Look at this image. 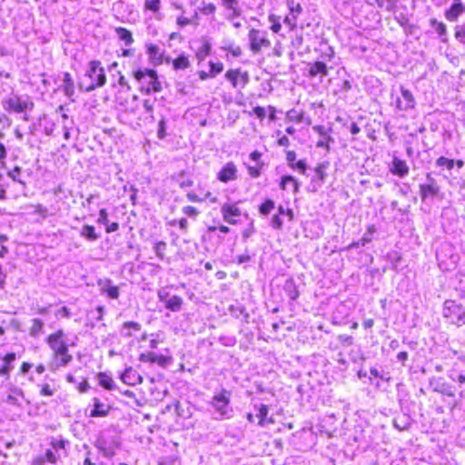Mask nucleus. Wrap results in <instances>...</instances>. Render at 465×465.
Here are the masks:
<instances>
[{
  "mask_svg": "<svg viewBox=\"0 0 465 465\" xmlns=\"http://www.w3.org/2000/svg\"><path fill=\"white\" fill-rule=\"evenodd\" d=\"M3 107L8 114H23L35 108L34 101L26 96L12 95L3 101Z\"/></svg>",
  "mask_w": 465,
  "mask_h": 465,
  "instance_id": "obj_6",
  "label": "nucleus"
},
{
  "mask_svg": "<svg viewBox=\"0 0 465 465\" xmlns=\"http://www.w3.org/2000/svg\"><path fill=\"white\" fill-rule=\"evenodd\" d=\"M209 67H210V75L215 77L217 74H221L223 71V64L221 62H209Z\"/></svg>",
  "mask_w": 465,
  "mask_h": 465,
  "instance_id": "obj_51",
  "label": "nucleus"
},
{
  "mask_svg": "<svg viewBox=\"0 0 465 465\" xmlns=\"http://www.w3.org/2000/svg\"><path fill=\"white\" fill-rule=\"evenodd\" d=\"M179 407V402L176 401L167 405L162 412L163 421L170 430L180 423Z\"/></svg>",
  "mask_w": 465,
  "mask_h": 465,
  "instance_id": "obj_14",
  "label": "nucleus"
},
{
  "mask_svg": "<svg viewBox=\"0 0 465 465\" xmlns=\"http://www.w3.org/2000/svg\"><path fill=\"white\" fill-rule=\"evenodd\" d=\"M55 316L68 319L72 316V312L67 306H63L55 312Z\"/></svg>",
  "mask_w": 465,
  "mask_h": 465,
  "instance_id": "obj_60",
  "label": "nucleus"
},
{
  "mask_svg": "<svg viewBox=\"0 0 465 465\" xmlns=\"http://www.w3.org/2000/svg\"><path fill=\"white\" fill-rule=\"evenodd\" d=\"M436 164L439 167H445L447 170L450 171L453 169L455 165V162L453 159H449L444 156H440L436 160Z\"/></svg>",
  "mask_w": 465,
  "mask_h": 465,
  "instance_id": "obj_50",
  "label": "nucleus"
},
{
  "mask_svg": "<svg viewBox=\"0 0 465 465\" xmlns=\"http://www.w3.org/2000/svg\"><path fill=\"white\" fill-rule=\"evenodd\" d=\"M294 214L293 211L290 208H285L283 205L280 204L277 208V213L272 217V227L275 230H282L283 227L284 222H292L293 220Z\"/></svg>",
  "mask_w": 465,
  "mask_h": 465,
  "instance_id": "obj_13",
  "label": "nucleus"
},
{
  "mask_svg": "<svg viewBox=\"0 0 465 465\" xmlns=\"http://www.w3.org/2000/svg\"><path fill=\"white\" fill-rule=\"evenodd\" d=\"M221 213L223 221L232 225L237 224L242 216V211L236 203H224Z\"/></svg>",
  "mask_w": 465,
  "mask_h": 465,
  "instance_id": "obj_10",
  "label": "nucleus"
},
{
  "mask_svg": "<svg viewBox=\"0 0 465 465\" xmlns=\"http://www.w3.org/2000/svg\"><path fill=\"white\" fill-rule=\"evenodd\" d=\"M275 209V203L270 198L264 199L258 206V212L262 216L269 215Z\"/></svg>",
  "mask_w": 465,
  "mask_h": 465,
  "instance_id": "obj_40",
  "label": "nucleus"
},
{
  "mask_svg": "<svg viewBox=\"0 0 465 465\" xmlns=\"http://www.w3.org/2000/svg\"><path fill=\"white\" fill-rule=\"evenodd\" d=\"M465 14V4L462 0H452L449 7L444 10V17L449 23H457Z\"/></svg>",
  "mask_w": 465,
  "mask_h": 465,
  "instance_id": "obj_16",
  "label": "nucleus"
},
{
  "mask_svg": "<svg viewBox=\"0 0 465 465\" xmlns=\"http://www.w3.org/2000/svg\"><path fill=\"white\" fill-rule=\"evenodd\" d=\"M63 82H64L63 91H64V94L67 97L72 98L74 94V79L70 73L65 72L64 74Z\"/></svg>",
  "mask_w": 465,
  "mask_h": 465,
  "instance_id": "obj_34",
  "label": "nucleus"
},
{
  "mask_svg": "<svg viewBox=\"0 0 465 465\" xmlns=\"http://www.w3.org/2000/svg\"><path fill=\"white\" fill-rule=\"evenodd\" d=\"M288 186H292V192L297 193L300 189V183L292 175H283L281 179L280 188L287 190Z\"/></svg>",
  "mask_w": 465,
  "mask_h": 465,
  "instance_id": "obj_35",
  "label": "nucleus"
},
{
  "mask_svg": "<svg viewBox=\"0 0 465 465\" xmlns=\"http://www.w3.org/2000/svg\"><path fill=\"white\" fill-rule=\"evenodd\" d=\"M253 412H248L246 414V420L250 423L257 422L258 426L264 428L275 422L272 415H270V409L267 404L264 403H254Z\"/></svg>",
  "mask_w": 465,
  "mask_h": 465,
  "instance_id": "obj_7",
  "label": "nucleus"
},
{
  "mask_svg": "<svg viewBox=\"0 0 465 465\" xmlns=\"http://www.w3.org/2000/svg\"><path fill=\"white\" fill-rule=\"evenodd\" d=\"M215 177L219 183L223 184L236 182L239 178L237 164L232 161L225 163L217 171Z\"/></svg>",
  "mask_w": 465,
  "mask_h": 465,
  "instance_id": "obj_9",
  "label": "nucleus"
},
{
  "mask_svg": "<svg viewBox=\"0 0 465 465\" xmlns=\"http://www.w3.org/2000/svg\"><path fill=\"white\" fill-rule=\"evenodd\" d=\"M287 6L290 15L298 18L302 12V7L300 3H296L294 0H287Z\"/></svg>",
  "mask_w": 465,
  "mask_h": 465,
  "instance_id": "obj_47",
  "label": "nucleus"
},
{
  "mask_svg": "<svg viewBox=\"0 0 465 465\" xmlns=\"http://www.w3.org/2000/svg\"><path fill=\"white\" fill-rule=\"evenodd\" d=\"M276 143L282 147H289L291 144L290 139L285 135L282 134L276 141Z\"/></svg>",
  "mask_w": 465,
  "mask_h": 465,
  "instance_id": "obj_64",
  "label": "nucleus"
},
{
  "mask_svg": "<svg viewBox=\"0 0 465 465\" xmlns=\"http://www.w3.org/2000/svg\"><path fill=\"white\" fill-rule=\"evenodd\" d=\"M284 24H286L290 30L293 31L297 28V17L292 15H286L283 19Z\"/></svg>",
  "mask_w": 465,
  "mask_h": 465,
  "instance_id": "obj_59",
  "label": "nucleus"
},
{
  "mask_svg": "<svg viewBox=\"0 0 465 465\" xmlns=\"http://www.w3.org/2000/svg\"><path fill=\"white\" fill-rule=\"evenodd\" d=\"M200 193H196L195 191H190L186 193V198L191 203H203L210 202L212 203H216L218 202V197L214 195L211 191L204 190V186L199 183L197 185Z\"/></svg>",
  "mask_w": 465,
  "mask_h": 465,
  "instance_id": "obj_12",
  "label": "nucleus"
},
{
  "mask_svg": "<svg viewBox=\"0 0 465 465\" xmlns=\"http://www.w3.org/2000/svg\"><path fill=\"white\" fill-rule=\"evenodd\" d=\"M221 5L228 15L229 19L238 18L242 15L239 0H221Z\"/></svg>",
  "mask_w": 465,
  "mask_h": 465,
  "instance_id": "obj_25",
  "label": "nucleus"
},
{
  "mask_svg": "<svg viewBox=\"0 0 465 465\" xmlns=\"http://www.w3.org/2000/svg\"><path fill=\"white\" fill-rule=\"evenodd\" d=\"M211 49L212 46L209 41L203 39L202 41L201 46L195 52L196 58L200 62L203 61L206 56H208L211 54Z\"/></svg>",
  "mask_w": 465,
  "mask_h": 465,
  "instance_id": "obj_42",
  "label": "nucleus"
},
{
  "mask_svg": "<svg viewBox=\"0 0 465 465\" xmlns=\"http://www.w3.org/2000/svg\"><path fill=\"white\" fill-rule=\"evenodd\" d=\"M225 79L231 84L232 87L236 90H242L250 82V74L246 70L242 68H230L225 72Z\"/></svg>",
  "mask_w": 465,
  "mask_h": 465,
  "instance_id": "obj_8",
  "label": "nucleus"
},
{
  "mask_svg": "<svg viewBox=\"0 0 465 465\" xmlns=\"http://www.w3.org/2000/svg\"><path fill=\"white\" fill-rule=\"evenodd\" d=\"M183 213L189 217H197L200 214V211L192 205L183 206L182 209Z\"/></svg>",
  "mask_w": 465,
  "mask_h": 465,
  "instance_id": "obj_58",
  "label": "nucleus"
},
{
  "mask_svg": "<svg viewBox=\"0 0 465 465\" xmlns=\"http://www.w3.org/2000/svg\"><path fill=\"white\" fill-rule=\"evenodd\" d=\"M122 330L124 331V336L131 337L142 331V325L137 322H124L122 324Z\"/></svg>",
  "mask_w": 465,
  "mask_h": 465,
  "instance_id": "obj_32",
  "label": "nucleus"
},
{
  "mask_svg": "<svg viewBox=\"0 0 465 465\" xmlns=\"http://www.w3.org/2000/svg\"><path fill=\"white\" fill-rule=\"evenodd\" d=\"M312 130L320 136V139L316 143V146L329 151L330 144L333 141L331 136V128H326L323 125L317 124L312 127Z\"/></svg>",
  "mask_w": 465,
  "mask_h": 465,
  "instance_id": "obj_18",
  "label": "nucleus"
},
{
  "mask_svg": "<svg viewBox=\"0 0 465 465\" xmlns=\"http://www.w3.org/2000/svg\"><path fill=\"white\" fill-rule=\"evenodd\" d=\"M102 291L111 299H117L120 295L119 287L116 285H105Z\"/></svg>",
  "mask_w": 465,
  "mask_h": 465,
  "instance_id": "obj_49",
  "label": "nucleus"
},
{
  "mask_svg": "<svg viewBox=\"0 0 465 465\" xmlns=\"http://www.w3.org/2000/svg\"><path fill=\"white\" fill-rule=\"evenodd\" d=\"M249 49L252 54L261 53L272 47L269 33L259 28H251L247 34Z\"/></svg>",
  "mask_w": 465,
  "mask_h": 465,
  "instance_id": "obj_5",
  "label": "nucleus"
},
{
  "mask_svg": "<svg viewBox=\"0 0 465 465\" xmlns=\"http://www.w3.org/2000/svg\"><path fill=\"white\" fill-rule=\"evenodd\" d=\"M159 299L164 304V307L172 312L179 311L183 304L181 296L173 295L170 297L168 292H159Z\"/></svg>",
  "mask_w": 465,
  "mask_h": 465,
  "instance_id": "obj_22",
  "label": "nucleus"
},
{
  "mask_svg": "<svg viewBox=\"0 0 465 465\" xmlns=\"http://www.w3.org/2000/svg\"><path fill=\"white\" fill-rule=\"evenodd\" d=\"M430 26L434 30L442 42H447V25L444 22L432 17L429 20Z\"/></svg>",
  "mask_w": 465,
  "mask_h": 465,
  "instance_id": "obj_30",
  "label": "nucleus"
},
{
  "mask_svg": "<svg viewBox=\"0 0 465 465\" xmlns=\"http://www.w3.org/2000/svg\"><path fill=\"white\" fill-rule=\"evenodd\" d=\"M304 113L303 112H296L295 110H291L287 113V118L295 123H301L303 120Z\"/></svg>",
  "mask_w": 465,
  "mask_h": 465,
  "instance_id": "obj_56",
  "label": "nucleus"
},
{
  "mask_svg": "<svg viewBox=\"0 0 465 465\" xmlns=\"http://www.w3.org/2000/svg\"><path fill=\"white\" fill-rule=\"evenodd\" d=\"M166 64H172V67L173 70H186L191 66V61L189 55L185 54H181L174 59H171L170 57H166L164 59Z\"/></svg>",
  "mask_w": 465,
  "mask_h": 465,
  "instance_id": "obj_29",
  "label": "nucleus"
},
{
  "mask_svg": "<svg viewBox=\"0 0 465 465\" xmlns=\"http://www.w3.org/2000/svg\"><path fill=\"white\" fill-rule=\"evenodd\" d=\"M21 173V168L19 166H15L11 171L8 172V176L11 177L14 181H17L19 183H22V181L19 178V174Z\"/></svg>",
  "mask_w": 465,
  "mask_h": 465,
  "instance_id": "obj_63",
  "label": "nucleus"
},
{
  "mask_svg": "<svg viewBox=\"0 0 465 465\" xmlns=\"http://www.w3.org/2000/svg\"><path fill=\"white\" fill-rule=\"evenodd\" d=\"M115 32L117 34L118 38L123 41L125 45H130L134 42L133 35L130 30L124 27H116Z\"/></svg>",
  "mask_w": 465,
  "mask_h": 465,
  "instance_id": "obj_43",
  "label": "nucleus"
},
{
  "mask_svg": "<svg viewBox=\"0 0 465 465\" xmlns=\"http://www.w3.org/2000/svg\"><path fill=\"white\" fill-rule=\"evenodd\" d=\"M99 384L105 390L112 391L115 388V383L111 375L106 372H99L97 374Z\"/></svg>",
  "mask_w": 465,
  "mask_h": 465,
  "instance_id": "obj_38",
  "label": "nucleus"
},
{
  "mask_svg": "<svg viewBox=\"0 0 465 465\" xmlns=\"http://www.w3.org/2000/svg\"><path fill=\"white\" fill-rule=\"evenodd\" d=\"M166 249H167V244H166V242H164L163 241L157 242L154 245V250H155L156 255L161 260L164 259Z\"/></svg>",
  "mask_w": 465,
  "mask_h": 465,
  "instance_id": "obj_54",
  "label": "nucleus"
},
{
  "mask_svg": "<svg viewBox=\"0 0 465 465\" xmlns=\"http://www.w3.org/2000/svg\"><path fill=\"white\" fill-rule=\"evenodd\" d=\"M50 445L54 451H55L57 454H61L60 451L65 450L66 441L62 438H53L51 440Z\"/></svg>",
  "mask_w": 465,
  "mask_h": 465,
  "instance_id": "obj_48",
  "label": "nucleus"
},
{
  "mask_svg": "<svg viewBox=\"0 0 465 465\" xmlns=\"http://www.w3.org/2000/svg\"><path fill=\"white\" fill-rule=\"evenodd\" d=\"M55 393V388L49 383L40 385L39 394L44 397H51Z\"/></svg>",
  "mask_w": 465,
  "mask_h": 465,
  "instance_id": "obj_53",
  "label": "nucleus"
},
{
  "mask_svg": "<svg viewBox=\"0 0 465 465\" xmlns=\"http://www.w3.org/2000/svg\"><path fill=\"white\" fill-rule=\"evenodd\" d=\"M138 360L142 362L156 363L162 368H166L173 362V358L171 355L157 354L149 351L140 353Z\"/></svg>",
  "mask_w": 465,
  "mask_h": 465,
  "instance_id": "obj_11",
  "label": "nucleus"
},
{
  "mask_svg": "<svg viewBox=\"0 0 465 465\" xmlns=\"http://www.w3.org/2000/svg\"><path fill=\"white\" fill-rule=\"evenodd\" d=\"M146 51H147V54H148L150 59L154 64H162L163 62H164L165 58H163V54L161 53V50L157 45H154V44L148 45L146 47Z\"/></svg>",
  "mask_w": 465,
  "mask_h": 465,
  "instance_id": "obj_33",
  "label": "nucleus"
},
{
  "mask_svg": "<svg viewBox=\"0 0 465 465\" xmlns=\"http://www.w3.org/2000/svg\"><path fill=\"white\" fill-rule=\"evenodd\" d=\"M429 183H420L419 185V192L421 201H425L429 197H435L440 193V187L437 185L436 181L431 177L430 173L426 174Z\"/></svg>",
  "mask_w": 465,
  "mask_h": 465,
  "instance_id": "obj_17",
  "label": "nucleus"
},
{
  "mask_svg": "<svg viewBox=\"0 0 465 465\" xmlns=\"http://www.w3.org/2000/svg\"><path fill=\"white\" fill-rule=\"evenodd\" d=\"M268 21L271 23L270 29L274 34H279L282 30L281 18L275 14L268 15Z\"/></svg>",
  "mask_w": 465,
  "mask_h": 465,
  "instance_id": "obj_46",
  "label": "nucleus"
},
{
  "mask_svg": "<svg viewBox=\"0 0 465 465\" xmlns=\"http://www.w3.org/2000/svg\"><path fill=\"white\" fill-rule=\"evenodd\" d=\"M391 163V167L390 168L391 174L398 177H404L409 173L410 169L405 160L394 156Z\"/></svg>",
  "mask_w": 465,
  "mask_h": 465,
  "instance_id": "obj_28",
  "label": "nucleus"
},
{
  "mask_svg": "<svg viewBox=\"0 0 465 465\" xmlns=\"http://www.w3.org/2000/svg\"><path fill=\"white\" fill-rule=\"evenodd\" d=\"M132 74L134 80L138 83L139 90L142 94H150L163 90L162 83L155 69L139 68L133 71Z\"/></svg>",
  "mask_w": 465,
  "mask_h": 465,
  "instance_id": "obj_3",
  "label": "nucleus"
},
{
  "mask_svg": "<svg viewBox=\"0 0 465 465\" xmlns=\"http://www.w3.org/2000/svg\"><path fill=\"white\" fill-rule=\"evenodd\" d=\"M121 380L124 383L130 386H135L143 382V377L133 367H128L124 370L121 375Z\"/></svg>",
  "mask_w": 465,
  "mask_h": 465,
  "instance_id": "obj_27",
  "label": "nucleus"
},
{
  "mask_svg": "<svg viewBox=\"0 0 465 465\" xmlns=\"http://www.w3.org/2000/svg\"><path fill=\"white\" fill-rule=\"evenodd\" d=\"M81 232V236L87 239L88 241L94 242L97 240L100 235L95 232V227L91 224H84Z\"/></svg>",
  "mask_w": 465,
  "mask_h": 465,
  "instance_id": "obj_44",
  "label": "nucleus"
},
{
  "mask_svg": "<svg viewBox=\"0 0 465 465\" xmlns=\"http://www.w3.org/2000/svg\"><path fill=\"white\" fill-rule=\"evenodd\" d=\"M16 359V353L14 351L7 352L4 356H0L2 364L0 365V377L3 380L9 381L11 371L13 369L12 363Z\"/></svg>",
  "mask_w": 465,
  "mask_h": 465,
  "instance_id": "obj_20",
  "label": "nucleus"
},
{
  "mask_svg": "<svg viewBox=\"0 0 465 465\" xmlns=\"http://www.w3.org/2000/svg\"><path fill=\"white\" fill-rule=\"evenodd\" d=\"M45 341L51 353L47 366L51 371H56L68 366L74 360L70 348L74 342H69L67 334L63 329H57L49 333Z\"/></svg>",
  "mask_w": 465,
  "mask_h": 465,
  "instance_id": "obj_1",
  "label": "nucleus"
},
{
  "mask_svg": "<svg viewBox=\"0 0 465 465\" xmlns=\"http://www.w3.org/2000/svg\"><path fill=\"white\" fill-rule=\"evenodd\" d=\"M165 128V120L163 117L158 123L157 135L160 139H163L166 136Z\"/></svg>",
  "mask_w": 465,
  "mask_h": 465,
  "instance_id": "obj_61",
  "label": "nucleus"
},
{
  "mask_svg": "<svg viewBox=\"0 0 465 465\" xmlns=\"http://www.w3.org/2000/svg\"><path fill=\"white\" fill-rule=\"evenodd\" d=\"M454 37L459 43L465 45V23L455 27Z\"/></svg>",
  "mask_w": 465,
  "mask_h": 465,
  "instance_id": "obj_52",
  "label": "nucleus"
},
{
  "mask_svg": "<svg viewBox=\"0 0 465 465\" xmlns=\"http://www.w3.org/2000/svg\"><path fill=\"white\" fill-rule=\"evenodd\" d=\"M248 114L252 116L254 114L260 121H262L266 116V111L262 106H255L252 112H249Z\"/></svg>",
  "mask_w": 465,
  "mask_h": 465,
  "instance_id": "obj_57",
  "label": "nucleus"
},
{
  "mask_svg": "<svg viewBox=\"0 0 465 465\" xmlns=\"http://www.w3.org/2000/svg\"><path fill=\"white\" fill-rule=\"evenodd\" d=\"M110 81L112 88L116 90L117 92H121L122 90H126L130 92L132 89L128 79L120 70H117L115 74H110Z\"/></svg>",
  "mask_w": 465,
  "mask_h": 465,
  "instance_id": "obj_21",
  "label": "nucleus"
},
{
  "mask_svg": "<svg viewBox=\"0 0 465 465\" xmlns=\"http://www.w3.org/2000/svg\"><path fill=\"white\" fill-rule=\"evenodd\" d=\"M60 457H61V454H57L53 450H46L45 453V457H43V458L45 459V461L52 463V464H55L58 461V460L60 459Z\"/></svg>",
  "mask_w": 465,
  "mask_h": 465,
  "instance_id": "obj_55",
  "label": "nucleus"
},
{
  "mask_svg": "<svg viewBox=\"0 0 465 465\" xmlns=\"http://www.w3.org/2000/svg\"><path fill=\"white\" fill-rule=\"evenodd\" d=\"M308 77L322 79L329 75V68L322 61H313L308 64Z\"/></svg>",
  "mask_w": 465,
  "mask_h": 465,
  "instance_id": "obj_19",
  "label": "nucleus"
},
{
  "mask_svg": "<svg viewBox=\"0 0 465 465\" xmlns=\"http://www.w3.org/2000/svg\"><path fill=\"white\" fill-rule=\"evenodd\" d=\"M331 168V163L329 161H323L319 163L314 168V172L317 177V180L320 182H323L328 177V171Z\"/></svg>",
  "mask_w": 465,
  "mask_h": 465,
  "instance_id": "obj_36",
  "label": "nucleus"
},
{
  "mask_svg": "<svg viewBox=\"0 0 465 465\" xmlns=\"http://www.w3.org/2000/svg\"><path fill=\"white\" fill-rule=\"evenodd\" d=\"M249 158L255 163L254 165H246L247 174L251 178H258L263 172L265 163L262 161V153L254 150L249 153Z\"/></svg>",
  "mask_w": 465,
  "mask_h": 465,
  "instance_id": "obj_15",
  "label": "nucleus"
},
{
  "mask_svg": "<svg viewBox=\"0 0 465 465\" xmlns=\"http://www.w3.org/2000/svg\"><path fill=\"white\" fill-rule=\"evenodd\" d=\"M93 409L90 411L89 416L92 418H104L109 415L112 411V406L108 403L103 402L99 398L93 399Z\"/></svg>",
  "mask_w": 465,
  "mask_h": 465,
  "instance_id": "obj_23",
  "label": "nucleus"
},
{
  "mask_svg": "<svg viewBox=\"0 0 465 465\" xmlns=\"http://www.w3.org/2000/svg\"><path fill=\"white\" fill-rule=\"evenodd\" d=\"M286 161L292 170H298L302 174H305L307 171V163L305 159L296 161V153L292 150L286 152Z\"/></svg>",
  "mask_w": 465,
  "mask_h": 465,
  "instance_id": "obj_26",
  "label": "nucleus"
},
{
  "mask_svg": "<svg viewBox=\"0 0 465 465\" xmlns=\"http://www.w3.org/2000/svg\"><path fill=\"white\" fill-rule=\"evenodd\" d=\"M199 16L197 13H194V15L192 17L184 16L183 15H181L177 16L176 18V25L180 28H183L189 25H198Z\"/></svg>",
  "mask_w": 465,
  "mask_h": 465,
  "instance_id": "obj_37",
  "label": "nucleus"
},
{
  "mask_svg": "<svg viewBox=\"0 0 465 465\" xmlns=\"http://www.w3.org/2000/svg\"><path fill=\"white\" fill-rule=\"evenodd\" d=\"M198 10L202 15L212 17L213 19L217 12V5L214 3L203 2Z\"/></svg>",
  "mask_w": 465,
  "mask_h": 465,
  "instance_id": "obj_39",
  "label": "nucleus"
},
{
  "mask_svg": "<svg viewBox=\"0 0 465 465\" xmlns=\"http://www.w3.org/2000/svg\"><path fill=\"white\" fill-rule=\"evenodd\" d=\"M162 9V0H144L143 11L150 12L153 15L160 14Z\"/></svg>",
  "mask_w": 465,
  "mask_h": 465,
  "instance_id": "obj_41",
  "label": "nucleus"
},
{
  "mask_svg": "<svg viewBox=\"0 0 465 465\" xmlns=\"http://www.w3.org/2000/svg\"><path fill=\"white\" fill-rule=\"evenodd\" d=\"M97 223L104 225L108 223V213L106 209L103 208L99 211V217L97 219Z\"/></svg>",
  "mask_w": 465,
  "mask_h": 465,
  "instance_id": "obj_62",
  "label": "nucleus"
},
{
  "mask_svg": "<svg viewBox=\"0 0 465 465\" xmlns=\"http://www.w3.org/2000/svg\"><path fill=\"white\" fill-rule=\"evenodd\" d=\"M223 50L227 55H231L234 58L240 57L242 54V47L235 44H228L223 47Z\"/></svg>",
  "mask_w": 465,
  "mask_h": 465,
  "instance_id": "obj_45",
  "label": "nucleus"
},
{
  "mask_svg": "<svg viewBox=\"0 0 465 465\" xmlns=\"http://www.w3.org/2000/svg\"><path fill=\"white\" fill-rule=\"evenodd\" d=\"M106 84L105 69L99 60H91L84 78L78 82V88L82 92L89 93L103 87Z\"/></svg>",
  "mask_w": 465,
  "mask_h": 465,
  "instance_id": "obj_2",
  "label": "nucleus"
},
{
  "mask_svg": "<svg viewBox=\"0 0 465 465\" xmlns=\"http://www.w3.org/2000/svg\"><path fill=\"white\" fill-rule=\"evenodd\" d=\"M231 391L223 389L213 397V404L222 414L226 413V407L230 404Z\"/></svg>",
  "mask_w": 465,
  "mask_h": 465,
  "instance_id": "obj_24",
  "label": "nucleus"
},
{
  "mask_svg": "<svg viewBox=\"0 0 465 465\" xmlns=\"http://www.w3.org/2000/svg\"><path fill=\"white\" fill-rule=\"evenodd\" d=\"M401 93L402 97L405 100V103L402 104L401 101L397 102V108L399 110H407L410 108H413L415 104L414 97L411 91L405 89L404 87H401Z\"/></svg>",
  "mask_w": 465,
  "mask_h": 465,
  "instance_id": "obj_31",
  "label": "nucleus"
},
{
  "mask_svg": "<svg viewBox=\"0 0 465 465\" xmlns=\"http://www.w3.org/2000/svg\"><path fill=\"white\" fill-rule=\"evenodd\" d=\"M442 317L449 324L458 327L465 325V306L453 299H447L442 304Z\"/></svg>",
  "mask_w": 465,
  "mask_h": 465,
  "instance_id": "obj_4",
  "label": "nucleus"
}]
</instances>
